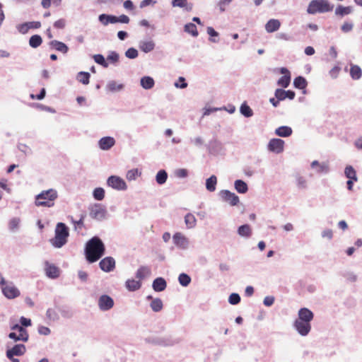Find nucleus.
Returning a JSON list of instances; mask_svg holds the SVG:
<instances>
[{"mask_svg":"<svg viewBox=\"0 0 362 362\" xmlns=\"http://www.w3.org/2000/svg\"><path fill=\"white\" fill-rule=\"evenodd\" d=\"M140 173L139 172L137 168H134L128 170L126 175V177L129 181L134 180L137 177L140 175Z\"/></svg>","mask_w":362,"mask_h":362,"instance_id":"de8ad7c7","label":"nucleus"},{"mask_svg":"<svg viewBox=\"0 0 362 362\" xmlns=\"http://www.w3.org/2000/svg\"><path fill=\"white\" fill-rule=\"evenodd\" d=\"M107 185L108 186L117 189V190H124L127 189L126 182L123 179L118 176L112 175L107 179Z\"/></svg>","mask_w":362,"mask_h":362,"instance_id":"1a4fd4ad","label":"nucleus"},{"mask_svg":"<svg viewBox=\"0 0 362 362\" xmlns=\"http://www.w3.org/2000/svg\"><path fill=\"white\" fill-rule=\"evenodd\" d=\"M167 287V282L163 277L156 278L152 283V288L156 292H162Z\"/></svg>","mask_w":362,"mask_h":362,"instance_id":"aec40b11","label":"nucleus"},{"mask_svg":"<svg viewBox=\"0 0 362 362\" xmlns=\"http://www.w3.org/2000/svg\"><path fill=\"white\" fill-rule=\"evenodd\" d=\"M281 23L279 20L271 19L265 25V29L267 33H273L279 29Z\"/></svg>","mask_w":362,"mask_h":362,"instance_id":"5701e85b","label":"nucleus"},{"mask_svg":"<svg viewBox=\"0 0 362 362\" xmlns=\"http://www.w3.org/2000/svg\"><path fill=\"white\" fill-rule=\"evenodd\" d=\"M57 198V192L52 189L42 191L35 197V205L42 207H52Z\"/></svg>","mask_w":362,"mask_h":362,"instance_id":"f03ea898","label":"nucleus"},{"mask_svg":"<svg viewBox=\"0 0 362 362\" xmlns=\"http://www.w3.org/2000/svg\"><path fill=\"white\" fill-rule=\"evenodd\" d=\"M26 350V346L23 344H16L13 347L7 348L6 356H21L25 354Z\"/></svg>","mask_w":362,"mask_h":362,"instance_id":"4468645a","label":"nucleus"},{"mask_svg":"<svg viewBox=\"0 0 362 362\" xmlns=\"http://www.w3.org/2000/svg\"><path fill=\"white\" fill-rule=\"evenodd\" d=\"M191 281L192 279L190 276L186 273H181L178 276V282L183 287L188 286Z\"/></svg>","mask_w":362,"mask_h":362,"instance_id":"2f4dec72","label":"nucleus"},{"mask_svg":"<svg viewBox=\"0 0 362 362\" xmlns=\"http://www.w3.org/2000/svg\"><path fill=\"white\" fill-rule=\"evenodd\" d=\"M50 45L52 46L57 51H59L64 54L66 53L69 49L68 47L66 46V44H64L62 42L57 41V40H52L50 42Z\"/></svg>","mask_w":362,"mask_h":362,"instance_id":"cd10ccee","label":"nucleus"},{"mask_svg":"<svg viewBox=\"0 0 362 362\" xmlns=\"http://www.w3.org/2000/svg\"><path fill=\"white\" fill-rule=\"evenodd\" d=\"M172 6L173 7L185 8L187 11L192 10L193 4H189L187 0H173Z\"/></svg>","mask_w":362,"mask_h":362,"instance_id":"393cba45","label":"nucleus"},{"mask_svg":"<svg viewBox=\"0 0 362 362\" xmlns=\"http://www.w3.org/2000/svg\"><path fill=\"white\" fill-rule=\"evenodd\" d=\"M293 327L302 337L308 335L311 330V323L298 317L294 320Z\"/></svg>","mask_w":362,"mask_h":362,"instance_id":"39448f33","label":"nucleus"},{"mask_svg":"<svg viewBox=\"0 0 362 362\" xmlns=\"http://www.w3.org/2000/svg\"><path fill=\"white\" fill-rule=\"evenodd\" d=\"M53 303L54 308L61 313L63 317L69 319L73 317V312L68 305H59L57 298L54 299Z\"/></svg>","mask_w":362,"mask_h":362,"instance_id":"ddd939ff","label":"nucleus"},{"mask_svg":"<svg viewBox=\"0 0 362 362\" xmlns=\"http://www.w3.org/2000/svg\"><path fill=\"white\" fill-rule=\"evenodd\" d=\"M150 307L153 312H160L163 308L162 300L159 298H156L155 299H153V300L150 303Z\"/></svg>","mask_w":362,"mask_h":362,"instance_id":"c85d7f7f","label":"nucleus"},{"mask_svg":"<svg viewBox=\"0 0 362 362\" xmlns=\"http://www.w3.org/2000/svg\"><path fill=\"white\" fill-rule=\"evenodd\" d=\"M185 31L191 34L194 37H197L199 34L197 26L192 23H187L185 25Z\"/></svg>","mask_w":362,"mask_h":362,"instance_id":"37998d69","label":"nucleus"},{"mask_svg":"<svg viewBox=\"0 0 362 362\" xmlns=\"http://www.w3.org/2000/svg\"><path fill=\"white\" fill-rule=\"evenodd\" d=\"M275 300V298L273 296H267L264 298L263 304L267 307L272 306Z\"/></svg>","mask_w":362,"mask_h":362,"instance_id":"680f3d73","label":"nucleus"},{"mask_svg":"<svg viewBox=\"0 0 362 362\" xmlns=\"http://www.w3.org/2000/svg\"><path fill=\"white\" fill-rule=\"evenodd\" d=\"M334 6L328 0H312L308 6L307 12L309 14L317 13H327L333 10Z\"/></svg>","mask_w":362,"mask_h":362,"instance_id":"7ed1b4c3","label":"nucleus"},{"mask_svg":"<svg viewBox=\"0 0 362 362\" xmlns=\"http://www.w3.org/2000/svg\"><path fill=\"white\" fill-rule=\"evenodd\" d=\"M94 60L97 64H100V65L103 66L104 67H107V66H108L104 57L101 54L95 55Z\"/></svg>","mask_w":362,"mask_h":362,"instance_id":"864d4df0","label":"nucleus"},{"mask_svg":"<svg viewBox=\"0 0 362 362\" xmlns=\"http://www.w3.org/2000/svg\"><path fill=\"white\" fill-rule=\"evenodd\" d=\"M57 309L54 308H48L46 311V317L52 322H56L59 320V315L58 313L56 310Z\"/></svg>","mask_w":362,"mask_h":362,"instance_id":"72a5a7b5","label":"nucleus"},{"mask_svg":"<svg viewBox=\"0 0 362 362\" xmlns=\"http://www.w3.org/2000/svg\"><path fill=\"white\" fill-rule=\"evenodd\" d=\"M275 133L279 136L286 137L292 134V129L289 127L282 126L277 128Z\"/></svg>","mask_w":362,"mask_h":362,"instance_id":"473e14b6","label":"nucleus"},{"mask_svg":"<svg viewBox=\"0 0 362 362\" xmlns=\"http://www.w3.org/2000/svg\"><path fill=\"white\" fill-rule=\"evenodd\" d=\"M142 284L141 281H136L134 279H129L125 282L126 288L131 292L136 291L141 287Z\"/></svg>","mask_w":362,"mask_h":362,"instance_id":"4be33fe9","label":"nucleus"},{"mask_svg":"<svg viewBox=\"0 0 362 362\" xmlns=\"http://www.w3.org/2000/svg\"><path fill=\"white\" fill-rule=\"evenodd\" d=\"M150 273V269L146 266H141L136 272L135 276L139 279H143L145 278L146 274Z\"/></svg>","mask_w":362,"mask_h":362,"instance_id":"58836bf2","label":"nucleus"},{"mask_svg":"<svg viewBox=\"0 0 362 362\" xmlns=\"http://www.w3.org/2000/svg\"><path fill=\"white\" fill-rule=\"evenodd\" d=\"M240 112L242 115L247 117H252L253 115V111L250 107L249 105H247L246 103H244L240 106Z\"/></svg>","mask_w":362,"mask_h":362,"instance_id":"c03bdc74","label":"nucleus"},{"mask_svg":"<svg viewBox=\"0 0 362 362\" xmlns=\"http://www.w3.org/2000/svg\"><path fill=\"white\" fill-rule=\"evenodd\" d=\"M284 141L280 139H272L268 144L269 151L280 153L284 151Z\"/></svg>","mask_w":362,"mask_h":362,"instance_id":"2eb2a0df","label":"nucleus"},{"mask_svg":"<svg viewBox=\"0 0 362 362\" xmlns=\"http://www.w3.org/2000/svg\"><path fill=\"white\" fill-rule=\"evenodd\" d=\"M228 303L230 305H238L240 300V296L237 293H232L228 297Z\"/></svg>","mask_w":362,"mask_h":362,"instance_id":"09e8293b","label":"nucleus"},{"mask_svg":"<svg viewBox=\"0 0 362 362\" xmlns=\"http://www.w3.org/2000/svg\"><path fill=\"white\" fill-rule=\"evenodd\" d=\"M154 43L151 41L144 42L141 45V49L145 52H149L154 49Z\"/></svg>","mask_w":362,"mask_h":362,"instance_id":"3c124183","label":"nucleus"},{"mask_svg":"<svg viewBox=\"0 0 362 362\" xmlns=\"http://www.w3.org/2000/svg\"><path fill=\"white\" fill-rule=\"evenodd\" d=\"M113 298L107 294H103L99 297L98 307L102 311L110 310L114 306Z\"/></svg>","mask_w":362,"mask_h":362,"instance_id":"6e6552de","label":"nucleus"},{"mask_svg":"<svg viewBox=\"0 0 362 362\" xmlns=\"http://www.w3.org/2000/svg\"><path fill=\"white\" fill-rule=\"evenodd\" d=\"M115 144V139L110 136L103 137L99 141V146L102 150H108L112 147Z\"/></svg>","mask_w":362,"mask_h":362,"instance_id":"412c9836","label":"nucleus"},{"mask_svg":"<svg viewBox=\"0 0 362 362\" xmlns=\"http://www.w3.org/2000/svg\"><path fill=\"white\" fill-rule=\"evenodd\" d=\"M350 75L352 79L358 80L362 76V70L358 65H351Z\"/></svg>","mask_w":362,"mask_h":362,"instance_id":"bb28decb","label":"nucleus"},{"mask_svg":"<svg viewBox=\"0 0 362 362\" xmlns=\"http://www.w3.org/2000/svg\"><path fill=\"white\" fill-rule=\"evenodd\" d=\"M168 178V174L164 170H161L158 171L156 175V180L158 184L163 185L164 184Z\"/></svg>","mask_w":362,"mask_h":362,"instance_id":"79ce46f5","label":"nucleus"},{"mask_svg":"<svg viewBox=\"0 0 362 362\" xmlns=\"http://www.w3.org/2000/svg\"><path fill=\"white\" fill-rule=\"evenodd\" d=\"M145 341L160 346H170L175 344V341L170 337H148L145 339Z\"/></svg>","mask_w":362,"mask_h":362,"instance_id":"423d86ee","label":"nucleus"},{"mask_svg":"<svg viewBox=\"0 0 362 362\" xmlns=\"http://www.w3.org/2000/svg\"><path fill=\"white\" fill-rule=\"evenodd\" d=\"M42 43V39L39 35H34L29 40V45L33 48L40 47Z\"/></svg>","mask_w":362,"mask_h":362,"instance_id":"c9c22d12","label":"nucleus"},{"mask_svg":"<svg viewBox=\"0 0 362 362\" xmlns=\"http://www.w3.org/2000/svg\"><path fill=\"white\" fill-rule=\"evenodd\" d=\"M219 194L223 201L228 202L231 206H235L239 202V197L229 190H222Z\"/></svg>","mask_w":362,"mask_h":362,"instance_id":"9b49d317","label":"nucleus"},{"mask_svg":"<svg viewBox=\"0 0 362 362\" xmlns=\"http://www.w3.org/2000/svg\"><path fill=\"white\" fill-rule=\"evenodd\" d=\"M106 210L100 204H95L90 211V216L95 219L100 220L105 217Z\"/></svg>","mask_w":362,"mask_h":362,"instance_id":"dca6fc26","label":"nucleus"},{"mask_svg":"<svg viewBox=\"0 0 362 362\" xmlns=\"http://www.w3.org/2000/svg\"><path fill=\"white\" fill-rule=\"evenodd\" d=\"M235 189L239 193L244 194L248 190L247 185L246 182L241 180H237L234 183Z\"/></svg>","mask_w":362,"mask_h":362,"instance_id":"a878e982","label":"nucleus"},{"mask_svg":"<svg viewBox=\"0 0 362 362\" xmlns=\"http://www.w3.org/2000/svg\"><path fill=\"white\" fill-rule=\"evenodd\" d=\"M353 11L351 6H338L335 9V14L337 16H344L350 14Z\"/></svg>","mask_w":362,"mask_h":362,"instance_id":"7c9ffc66","label":"nucleus"},{"mask_svg":"<svg viewBox=\"0 0 362 362\" xmlns=\"http://www.w3.org/2000/svg\"><path fill=\"white\" fill-rule=\"evenodd\" d=\"M353 29V24L350 23H344L341 26V30L344 33H348Z\"/></svg>","mask_w":362,"mask_h":362,"instance_id":"774afa93","label":"nucleus"},{"mask_svg":"<svg viewBox=\"0 0 362 362\" xmlns=\"http://www.w3.org/2000/svg\"><path fill=\"white\" fill-rule=\"evenodd\" d=\"M311 166L313 168H317L316 171L319 173H327L329 170L328 165L327 163H320L317 160H314L311 163Z\"/></svg>","mask_w":362,"mask_h":362,"instance_id":"c756f323","label":"nucleus"},{"mask_svg":"<svg viewBox=\"0 0 362 362\" xmlns=\"http://www.w3.org/2000/svg\"><path fill=\"white\" fill-rule=\"evenodd\" d=\"M141 85L145 89H151L154 86V80L150 76H144L141 79Z\"/></svg>","mask_w":362,"mask_h":362,"instance_id":"e433bc0d","label":"nucleus"},{"mask_svg":"<svg viewBox=\"0 0 362 362\" xmlns=\"http://www.w3.org/2000/svg\"><path fill=\"white\" fill-rule=\"evenodd\" d=\"M98 19L103 25L117 23V16L112 15L103 13L99 16Z\"/></svg>","mask_w":362,"mask_h":362,"instance_id":"b1692460","label":"nucleus"},{"mask_svg":"<svg viewBox=\"0 0 362 362\" xmlns=\"http://www.w3.org/2000/svg\"><path fill=\"white\" fill-rule=\"evenodd\" d=\"M185 221L187 225L192 226L195 224L196 218L193 214H187L185 217Z\"/></svg>","mask_w":362,"mask_h":362,"instance_id":"4d7b16f0","label":"nucleus"},{"mask_svg":"<svg viewBox=\"0 0 362 362\" xmlns=\"http://www.w3.org/2000/svg\"><path fill=\"white\" fill-rule=\"evenodd\" d=\"M173 240L174 244L181 249H186L188 247L189 242L187 239L180 233L173 235Z\"/></svg>","mask_w":362,"mask_h":362,"instance_id":"f3484780","label":"nucleus"},{"mask_svg":"<svg viewBox=\"0 0 362 362\" xmlns=\"http://www.w3.org/2000/svg\"><path fill=\"white\" fill-rule=\"evenodd\" d=\"M344 174L348 179H352L355 182L358 180L356 172L351 165H348L345 168Z\"/></svg>","mask_w":362,"mask_h":362,"instance_id":"4c0bfd02","label":"nucleus"},{"mask_svg":"<svg viewBox=\"0 0 362 362\" xmlns=\"http://www.w3.org/2000/svg\"><path fill=\"white\" fill-rule=\"evenodd\" d=\"M1 290L4 296L8 299L16 298L21 294L18 288L13 286L12 283L11 285L6 284L5 286L1 287Z\"/></svg>","mask_w":362,"mask_h":362,"instance_id":"f8f14e48","label":"nucleus"},{"mask_svg":"<svg viewBox=\"0 0 362 362\" xmlns=\"http://www.w3.org/2000/svg\"><path fill=\"white\" fill-rule=\"evenodd\" d=\"M66 25V21L63 18L59 19L54 23V27L57 29H63Z\"/></svg>","mask_w":362,"mask_h":362,"instance_id":"69168bd1","label":"nucleus"},{"mask_svg":"<svg viewBox=\"0 0 362 362\" xmlns=\"http://www.w3.org/2000/svg\"><path fill=\"white\" fill-rule=\"evenodd\" d=\"M286 90L278 88L275 91V96L279 100H284L286 99Z\"/></svg>","mask_w":362,"mask_h":362,"instance_id":"052dcab7","label":"nucleus"},{"mask_svg":"<svg viewBox=\"0 0 362 362\" xmlns=\"http://www.w3.org/2000/svg\"><path fill=\"white\" fill-rule=\"evenodd\" d=\"M100 269L107 273L113 271L115 268V260L112 257H105L99 262Z\"/></svg>","mask_w":362,"mask_h":362,"instance_id":"9d476101","label":"nucleus"},{"mask_svg":"<svg viewBox=\"0 0 362 362\" xmlns=\"http://www.w3.org/2000/svg\"><path fill=\"white\" fill-rule=\"evenodd\" d=\"M90 74L88 72L81 71L77 75V80L84 85L89 83Z\"/></svg>","mask_w":362,"mask_h":362,"instance_id":"ea45409f","label":"nucleus"},{"mask_svg":"<svg viewBox=\"0 0 362 362\" xmlns=\"http://www.w3.org/2000/svg\"><path fill=\"white\" fill-rule=\"evenodd\" d=\"M238 233L242 237L248 238L252 234L251 228H238Z\"/></svg>","mask_w":362,"mask_h":362,"instance_id":"603ef678","label":"nucleus"},{"mask_svg":"<svg viewBox=\"0 0 362 362\" xmlns=\"http://www.w3.org/2000/svg\"><path fill=\"white\" fill-rule=\"evenodd\" d=\"M175 87L180 88H185L187 86V83L185 82L184 77H179L178 81L175 83Z\"/></svg>","mask_w":362,"mask_h":362,"instance_id":"0e129e2a","label":"nucleus"},{"mask_svg":"<svg viewBox=\"0 0 362 362\" xmlns=\"http://www.w3.org/2000/svg\"><path fill=\"white\" fill-rule=\"evenodd\" d=\"M341 275L350 282H355L357 280V276L352 272L344 271L341 272Z\"/></svg>","mask_w":362,"mask_h":362,"instance_id":"49530a36","label":"nucleus"},{"mask_svg":"<svg viewBox=\"0 0 362 362\" xmlns=\"http://www.w3.org/2000/svg\"><path fill=\"white\" fill-rule=\"evenodd\" d=\"M69 228H55L54 236L49 240L55 248H61L68 242Z\"/></svg>","mask_w":362,"mask_h":362,"instance_id":"20e7f679","label":"nucleus"},{"mask_svg":"<svg viewBox=\"0 0 362 362\" xmlns=\"http://www.w3.org/2000/svg\"><path fill=\"white\" fill-rule=\"evenodd\" d=\"M217 183V178L215 175H211L206 181V188L209 192H214L216 190V185Z\"/></svg>","mask_w":362,"mask_h":362,"instance_id":"f704fd0d","label":"nucleus"},{"mask_svg":"<svg viewBox=\"0 0 362 362\" xmlns=\"http://www.w3.org/2000/svg\"><path fill=\"white\" fill-rule=\"evenodd\" d=\"M38 333L41 335L47 336L51 333V330L49 327L40 325L37 328Z\"/></svg>","mask_w":362,"mask_h":362,"instance_id":"bf43d9fd","label":"nucleus"},{"mask_svg":"<svg viewBox=\"0 0 362 362\" xmlns=\"http://www.w3.org/2000/svg\"><path fill=\"white\" fill-rule=\"evenodd\" d=\"M107 88L110 91H112V92L119 91L123 88V85L118 84L115 81H111L107 83Z\"/></svg>","mask_w":362,"mask_h":362,"instance_id":"a18cd8bd","label":"nucleus"},{"mask_svg":"<svg viewBox=\"0 0 362 362\" xmlns=\"http://www.w3.org/2000/svg\"><path fill=\"white\" fill-rule=\"evenodd\" d=\"M322 237L331 240L333 237V233L331 229H326L322 233Z\"/></svg>","mask_w":362,"mask_h":362,"instance_id":"338daca9","label":"nucleus"},{"mask_svg":"<svg viewBox=\"0 0 362 362\" xmlns=\"http://www.w3.org/2000/svg\"><path fill=\"white\" fill-rule=\"evenodd\" d=\"M293 85L297 88L303 89L307 86V81L305 78L302 76H298L294 79Z\"/></svg>","mask_w":362,"mask_h":362,"instance_id":"a19ab883","label":"nucleus"},{"mask_svg":"<svg viewBox=\"0 0 362 362\" xmlns=\"http://www.w3.org/2000/svg\"><path fill=\"white\" fill-rule=\"evenodd\" d=\"M314 316L315 315L313 312L308 308H301L298 310V317H300L302 320H306L310 323L314 319Z\"/></svg>","mask_w":362,"mask_h":362,"instance_id":"6ab92c4d","label":"nucleus"},{"mask_svg":"<svg viewBox=\"0 0 362 362\" xmlns=\"http://www.w3.org/2000/svg\"><path fill=\"white\" fill-rule=\"evenodd\" d=\"M125 55L129 59H135L138 56V51L136 49L131 47L127 50Z\"/></svg>","mask_w":362,"mask_h":362,"instance_id":"5fc2aeb1","label":"nucleus"},{"mask_svg":"<svg viewBox=\"0 0 362 362\" xmlns=\"http://www.w3.org/2000/svg\"><path fill=\"white\" fill-rule=\"evenodd\" d=\"M281 73L282 74H284L283 76H281L279 80H278V85L281 86V87H284V88H286L288 86L290 82H291V74H290V72L289 71L286 69V68H281Z\"/></svg>","mask_w":362,"mask_h":362,"instance_id":"a211bd4d","label":"nucleus"},{"mask_svg":"<svg viewBox=\"0 0 362 362\" xmlns=\"http://www.w3.org/2000/svg\"><path fill=\"white\" fill-rule=\"evenodd\" d=\"M19 321L21 323V326H22V327H24L25 329H26V327L32 325V322L30 318H27L25 317L22 316L20 317Z\"/></svg>","mask_w":362,"mask_h":362,"instance_id":"13d9d810","label":"nucleus"},{"mask_svg":"<svg viewBox=\"0 0 362 362\" xmlns=\"http://www.w3.org/2000/svg\"><path fill=\"white\" fill-rule=\"evenodd\" d=\"M105 254V245L97 235L88 240L84 246V255L89 264L98 261Z\"/></svg>","mask_w":362,"mask_h":362,"instance_id":"f257e3e1","label":"nucleus"},{"mask_svg":"<svg viewBox=\"0 0 362 362\" xmlns=\"http://www.w3.org/2000/svg\"><path fill=\"white\" fill-rule=\"evenodd\" d=\"M78 276L81 281L83 283H86L88 281V273L85 271L79 270L78 272Z\"/></svg>","mask_w":362,"mask_h":362,"instance_id":"e2e57ef3","label":"nucleus"},{"mask_svg":"<svg viewBox=\"0 0 362 362\" xmlns=\"http://www.w3.org/2000/svg\"><path fill=\"white\" fill-rule=\"evenodd\" d=\"M19 337L21 338V341L23 342H26L29 339V334L27 331V329L24 327H23L20 332H19Z\"/></svg>","mask_w":362,"mask_h":362,"instance_id":"6e6d98bb","label":"nucleus"},{"mask_svg":"<svg viewBox=\"0 0 362 362\" xmlns=\"http://www.w3.org/2000/svg\"><path fill=\"white\" fill-rule=\"evenodd\" d=\"M93 197L96 200H103L105 197V190L101 187L95 188L93 191Z\"/></svg>","mask_w":362,"mask_h":362,"instance_id":"8fccbe9b","label":"nucleus"},{"mask_svg":"<svg viewBox=\"0 0 362 362\" xmlns=\"http://www.w3.org/2000/svg\"><path fill=\"white\" fill-rule=\"evenodd\" d=\"M44 269L46 276L51 279H56L60 276V269L55 264L46 260L44 262Z\"/></svg>","mask_w":362,"mask_h":362,"instance_id":"0eeeda50","label":"nucleus"}]
</instances>
